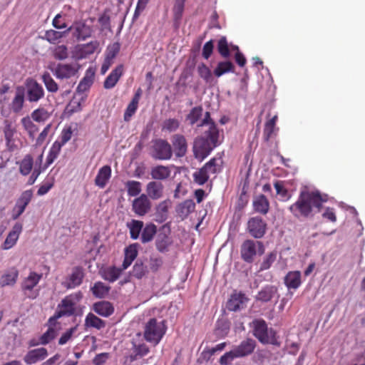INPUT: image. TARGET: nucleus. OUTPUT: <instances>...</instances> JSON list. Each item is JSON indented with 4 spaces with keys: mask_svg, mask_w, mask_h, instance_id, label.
<instances>
[{
    "mask_svg": "<svg viewBox=\"0 0 365 365\" xmlns=\"http://www.w3.org/2000/svg\"><path fill=\"white\" fill-rule=\"evenodd\" d=\"M327 195L322 194L319 190H302L297 201L289 207L290 212L297 218H307L312 215L314 209L319 212L324 202H327Z\"/></svg>",
    "mask_w": 365,
    "mask_h": 365,
    "instance_id": "f257e3e1",
    "label": "nucleus"
},
{
    "mask_svg": "<svg viewBox=\"0 0 365 365\" xmlns=\"http://www.w3.org/2000/svg\"><path fill=\"white\" fill-rule=\"evenodd\" d=\"M205 125H209V129L205 132L204 137L195 140L193 145L194 155L200 161L207 158L211 151L219 145V130L208 111L205 112L204 118L197 126L202 127Z\"/></svg>",
    "mask_w": 365,
    "mask_h": 365,
    "instance_id": "f03ea898",
    "label": "nucleus"
},
{
    "mask_svg": "<svg viewBox=\"0 0 365 365\" xmlns=\"http://www.w3.org/2000/svg\"><path fill=\"white\" fill-rule=\"evenodd\" d=\"M83 298V294L78 291L66 296L57 306L53 316L49 318L48 322L53 323L63 317L81 315L82 309L78 304Z\"/></svg>",
    "mask_w": 365,
    "mask_h": 365,
    "instance_id": "7ed1b4c3",
    "label": "nucleus"
},
{
    "mask_svg": "<svg viewBox=\"0 0 365 365\" xmlns=\"http://www.w3.org/2000/svg\"><path fill=\"white\" fill-rule=\"evenodd\" d=\"M166 331L165 321H158L155 318H151L144 325L143 339L155 346L160 342Z\"/></svg>",
    "mask_w": 365,
    "mask_h": 365,
    "instance_id": "20e7f679",
    "label": "nucleus"
},
{
    "mask_svg": "<svg viewBox=\"0 0 365 365\" xmlns=\"http://www.w3.org/2000/svg\"><path fill=\"white\" fill-rule=\"evenodd\" d=\"M252 323L253 334L261 343L280 345L276 331L269 329L264 319H255Z\"/></svg>",
    "mask_w": 365,
    "mask_h": 365,
    "instance_id": "39448f33",
    "label": "nucleus"
},
{
    "mask_svg": "<svg viewBox=\"0 0 365 365\" xmlns=\"http://www.w3.org/2000/svg\"><path fill=\"white\" fill-rule=\"evenodd\" d=\"M264 250V244L261 241L246 240L241 245L240 256L244 262L252 263L257 254L262 255Z\"/></svg>",
    "mask_w": 365,
    "mask_h": 365,
    "instance_id": "423d86ee",
    "label": "nucleus"
},
{
    "mask_svg": "<svg viewBox=\"0 0 365 365\" xmlns=\"http://www.w3.org/2000/svg\"><path fill=\"white\" fill-rule=\"evenodd\" d=\"M43 274L30 272L21 283V289L24 296L30 299H35L39 295V289H35L42 278Z\"/></svg>",
    "mask_w": 365,
    "mask_h": 365,
    "instance_id": "0eeeda50",
    "label": "nucleus"
},
{
    "mask_svg": "<svg viewBox=\"0 0 365 365\" xmlns=\"http://www.w3.org/2000/svg\"><path fill=\"white\" fill-rule=\"evenodd\" d=\"M150 155L155 160H170L173 155L172 147L166 140H153L150 148Z\"/></svg>",
    "mask_w": 365,
    "mask_h": 365,
    "instance_id": "6e6552de",
    "label": "nucleus"
},
{
    "mask_svg": "<svg viewBox=\"0 0 365 365\" xmlns=\"http://www.w3.org/2000/svg\"><path fill=\"white\" fill-rule=\"evenodd\" d=\"M92 21L78 20L75 21L72 25L67 29L68 33L71 31L73 37L78 41H85L91 37L93 33V26Z\"/></svg>",
    "mask_w": 365,
    "mask_h": 365,
    "instance_id": "1a4fd4ad",
    "label": "nucleus"
},
{
    "mask_svg": "<svg viewBox=\"0 0 365 365\" xmlns=\"http://www.w3.org/2000/svg\"><path fill=\"white\" fill-rule=\"evenodd\" d=\"M144 339L142 338L141 332L135 334L131 341V348L130 349V354L128 359L130 362H133L139 359H141L149 354L150 348L144 342Z\"/></svg>",
    "mask_w": 365,
    "mask_h": 365,
    "instance_id": "9d476101",
    "label": "nucleus"
},
{
    "mask_svg": "<svg viewBox=\"0 0 365 365\" xmlns=\"http://www.w3.org/2000/svg\"><path fill=\"white\" fill-rule=\"evenodd\" d=\"M2 131L6 141V146L9 151L14 152L18 149L16 140L17 138V128L16 124L14 121L6 119L3 123Z\"/></svg>",
    "mask_w": 365,
    "mask_h": 365,
    "instance_id": "9b49d317",
    "label": "nucleus"
},
{
    "mask_svg": "<svg viewBox=\"0 0 365 365\" xmlns=\"http://www.w3.org/2000/svg\"><path fill=\"white\" fill-rule=\"evenodd\" d=\"M24 88L29 103H37L44 97L45 92L43 86L32 78H28L26 80Z\"/></svg>",
    "mask_w": 365,
    "mask_h": 365,
    "instance_id": "f8f14e48",
    "label": "nucleus"
},
{
    "mask_svg": "<svg viewBox=\"0 0 365 365\" xmlns=\"http://www.w3.org/2000/svg\"><path fill=\"white\" fill-rule=\"evenodd\" d=\"M79 68L80 66L77 63H58L53 68H51V70L56 78L63 80L76 76Z\"/></svg>",
    "mask_w": 365,
    "mask_h": 365,
    "instance_id": "ddd939ff",
    "label": "nucleus"
},
{
    "mask_svg": "<svg viewBox=\"0 0 365 365\" xmlns=\"http://www.w3.org/2000/svg\"><path fill=\"white\" fill-rule=\"evenodd\" d=\"M267 223L260 217H251L247 222V230L256 239L262 238L266 233Z\"/></svg>",
    "mask_w": 365,
    "mask_h": 365,
    "instance_id": "4468645a",
    "label": "nucleus"
},
{
    "mask_svg": "<svg viewBox=\"0 0 365 365\" xmlns=\"http://www.w3.org/2000/svg\"><path fill=\"white\" fill-rule=\"evenodd\" d=\"M249 299L242 292H234L227 302L226 307L229 311L237 312L244 309Z\"/></svg>",
    "mask_w": 365,
    "mask_h": 365,
    "instance_id": "2eb2a0df",
    "label": "nucleus"
},
{
    "mask_svg": "<svg viewBox=\"0 0 365 365\" xmlns=\"http://www.w3.org/2000/svg\"><path fill=\"white\" fill-rule=\"evenodd\" d=\"M151 209V202L145 194H141L133 200L132 210L138 216H144Z\"/></svg>",
    "mask_w": 365,
    "mask_h": 365,
    "instance_id": "dca6fc26",
    "label": "nucleus"
},
{
    "mask_svg": "<svg viewBox=\"0 0 365 365\" xmlns=\"http://www.w3.org/2000/svg\"><path fill=\"white\" fill-rule=\"evenodd\" d=\"M48 354V351L44 347L31 349L24 355V361L26 365L35 364L44 360Z\"/></svg>",
    "mask_w": 365,
    "mask_h": 365,
    "instance_id": "f3484780",
    "label": "nucleus"
},
{
    "mask_svg": "<svg viewBox=\"0 0 365 365\" xmlns=\"http://www.w3.org/2000/svg\"><path fill=\"white\" fill-rule=\"evenodd\" d=\"M25 89L24 86H17L15 95L9 104V109L14 113H20L24 106Z\"/></svg>",
    "mask_w": 365,
    "mask_h": 365,
    "instance_id": "a211bd4d",
    "label": "nucleus"
},
{
    "mask_svg": "<svg viewBox=\"0 0 365 365\" xmlns=\"http://www.w3.org/2000/svg\"><path fill=\"white\" fill-rule=\"evenodd\" d=\"M172 143L175 154L177 157L181 158L185 155L187 150V140L184 135L175 134L172 137Z\"/></svg>",
    "mask_w": 365,
    "mask_h": 365,
    "instance_id": "6ab92c4d",
    "label": "nucleus"
},
{
    "mask_svg": "<svg viewBox=\"0 0 365 365\" xmlns=\"http://www.w3.org/2000/svg\"><path fill=\"white\" fill-rule=\"evenodd\" d=\"M23 230V226L21 223H16L13 227L12 230L9 232L4 242L2 245V249L3 250H9L11 247H13L21 234Z\"/></svg>",
    "mask_w": 365,
    "mask_h": 365,
    "instance_id": "aec40b11",
    "label": "nucleus"
},
{
    "mask_svg": "<svg viewBox=\"0 0 365 365\" xmlns=\"http://www.w3.org/2000/svg\"><path fill=\"white\" fill-rule=\"evenodd\" d=\"M84 277V273L82 267H75L72 273L68 278V282L65 284V287L67 289H73L78 287L83 282Z\"/></svg>",
    "mask_w": 365,
    "mask_h": 365,
    "instance_id": "412c9836",
    "label": "nucleus"
},
{
    "mask_svg": "<svg viewBox=\"0 0 365 365\" xmlns=\"http://www.w3.org/2000/svg\"><path fill=\"white\" fill-rule=\"evenodd\" d=\"M142 94V90L138 88L133 96L131 101L128 105L123 115V119L125 122H129L133 117V115L135 113L138 108V103Z\"/></svg>",
    "mask_w": 365,
    "mask_h": 365,
    "instance_id": "4be33fe9",
    "label": "nucleus"
},
{
    "mask_svg": "<svg viewBox=\"0 0 365 365\" xmlns=\"http://www.w3.org/2000/svg\"><path fill=\"white\" fill-rule=\"evenodd\" d=\"M256 343L252 339H247L242 341L239 346L234 349L236 355L240 357H243L252 354L255 348Z\"/></svg>",
    "mask_w": 365,
    "mask_h": 365,
    "instance_id": "5701e85b",
    "label": "nucleus"
},
{
    "mask_svg": "<svg viewBox=\"0 0 365 365\" xmlns=\"http://www.w3.org/2000/svg\"><path fill=\"white\" fill-rule=\"evenodd\" d=\"M284 284L289 289H297L302 284V274L299 271H290L284 277Z\"/></svg>",
    "mask_w": 365,
    "mask_h": 365,
    "instance_id": "b1692460",
    "label": "nucleus"
},
{
    "mask_svg": "<svg viewBox=\"0 0 365 365\" xmlns=\"http://www.w3.org/2000/svg\"><path fill=\"white\" fill-rule=\"evenodd\" d=\"M19 271L16 267H11L5 272L0 278V287L14 286L18 279Z\"/></svg>",
    "mask_w": 365,
    "mask_h": 365,
    "instance_id": "393cba45",
    "label": "nucleus"
},
{
    "mask_svg": "<svg viewBox=\"0 0 365 365\" xmlns=\"http://www.w3.org/2000/svg\"><path fill=\"white\" fill-rule=\"evenodd\" d=\"M99 46V43L97 41H92L88 43L78 46L76 50V54L78 58H86L90 55L93 54Z\"/></svg>",
    "mask_w": 365,
    "mask_h": 365,
    "instance_id": "a878e982",
    "label": "nucleus"
},
{
    "mask_svg": "<svg viewBox=\"0 0 365 365\" xmlns=\"http://www.w3.org/2000/svg\"><path fill=\"white\" fill-rule=\"evenodd\" d=\"M163 185L160 182L151 181L146 185L147 196L153 200H158L163 197Z\"/></svg>",
    "mask_w": 365,
    "mask_h": 365,
    "instance_id": "bb28decb",
    "label": "nucleus"
},
{
    "mask_svg": "<svg viewBox=\"0 0 365 365\" xmlns=\"http://www.w3.org/2000/svg\"><path fill=\"white\" fill-rule=\"evenodd\" d=\"M123 65L118 66L113 69L111 73L107 76L103 83V87L106 89L113 88L118 82L120 78L123 75Z\"/></svg>",
    "mask_w": 365,
    "mask_h": 365,
    "instance_id": "cd10ccee",
    "label": "nucleus"
},
{
    "mask_svg": "<svg viewBox=\"0 0 365 365\" xmlns=\"http://www.w3.org/2000/svg\"><path fill=\"white\" fill-rule=\"evenodd\" d=\"M93 309L96 313L104 317H108L114 312V307L108 301L96 302L93 306Z\"/></svg>",
    "mask_w": 365,
    "mask_h": 365,
    "instance_id": "c85d7f7f",
    "label": "nucleus"
},
{
    "mask_svg": "<svg viewBox=\"0 0 365 365\" xmlns=\"http://www.w3.org/2000/svg\"><path fill=\"white\" fill-rule=\"evenodd\" d=\"M252 205L254 210L262 215H266L269 210V202L262 194L254 198Z\"/></svg>",
    "mask_w": 365,
    "mask_h": 365,
    "instance_id": "c756f323",
    "label": "nucleus"
},
{
    "mask_svg": "<svg viewBox=\"0 0 365 365\" xmlns=\"http://www.w3.org/2000/svg\"><path fill=\"white\" fill-rule=\"evenodd\" d=\"M111 176V168L109 165H104L98 172L95 178V184L101 188H103Z\"/></svg>",
    "mask_w": 365,
    "mask_h": 365,
    "instance_id": "7c9ffc66",
    "label": "nucleus"
},
{
    "mask_svg": "<svg viewBox=\"0 0 365 365\" xmlns=\"http://www.w3.org/2000/svg\"><path fill=\"white\" fill-rule=\"evenodd\" d=\"M171 205L170 200L160 202L156 207L155 220L158 222H163L168 219V210Z\"/></svg>",
    "mask_w": 365,
    "mask_h": 365,
    "instance_id": "2f4dec72",
    "label": "nucleus"
},
{
    "mask_svg": "<svg viewBox=\"0 0 365 365\" xmlns=\"http://www.w3.org/2000/svg\"><path fill=\"white\" fill-rule=\"evenodd\" d=\"M277 292V288L273 285L264 287L257 294L256 300L262 302H268L272 300Z\"/></svg>",
    "mask_w": 365,
    "mask_h": 365,
    "instance_id": "473e14b6",
    "label": "nucleus"
},
{
    "mask_svg": "<svg viewBox=\"0 0 365 365\" xmlns=\"http://www.w3.org/2000/svg\"><path fill=\"white\" fill-rule=\"evenodd\" d=\"M157 226L152 223H146L141 232L140 241L143 244L148 243L154 239L157 233Z\"/></svg>",
    "mask_w": 365,
    "mask_h": 365,
    "instance_id": "72a5a7b5",
    "label": "nucleus"
},
{
    "mask_svg": "<svg viewBox=\"0 0 365 365\" xmlns=\"http://www.w3.org/2000/svg\"><path fill=\"white\" fill-rule=\"evenodd\" d=\"M105 321L100 319L94 314L89 312L86 318L84 326L86 328H95L98 330L102 329L106 327Z\"/></svg>",
    "mask_w": 365,
    "mask_h": 365,
    "instance_id": "f704fd0d",
    "label": "nucleus"
},
{
    "mask_svg": "<svg viewBox=\"0 0 365 365\" xmlns=\"http://www.w3.org/2000/svg\"><path fill=\"white\" fill-rule=\"evenodd\" d=\"M235 66L230 61H220L213 71L214 75L219 78L227 73H234Z\"/></svg>",
    "mask_w": 365,
    "mask_h": 365,
    "instance_id": "c9c22d12",
    "label": "nucleus"
},
{
    "mask_svg": "<svg viewBox=\"0 0 365 365\" xmlns=\"http://www.w3.org/2000/svg\"><path fill=\"white\" fill-rule=\"evenodd\" d=\"M122 269L118 268L115 266L108 267L101 271V277L103 279L109 282H114L120 276Z\"/></svg>",
    "mask_w": 365,
    "mask_h": 365,
    "instance_id": "e433bc0d",
    "label": "nucleus"
},
{
    "mask_svg": "<svg viewBox=\"0 0 365 365\" xmlns=\"http://www.w3.org/2000/svg\"><path fill=\"white\" fill-rule=\"evenodd\" d=\"M171 170L169 167L164 165H157L151 169L150 175L153 179L163 180L168 178Z\"/></svg>",
    "mask_w": 365,
    "mask_h": 365,
    "instance_id": "4c0bfd02",
    "label": "nucleus"
},
{
    "mask_svg": "<svg viewBox=\"0 0 365 365\" xmlns=\"http://www.w3.org/2000/svg\"><path fill=\"white\" fill-rule=\"evenodd\" d=\"M17 164H19V173L22 175L26 176L32 171L34 165L33 157L30 154H27L21 161L18 162Z\"/></svg>",
    "mask_w": 365,
    "mask_h": 365,
    "instance_id": "58836bf2",
    "label": "nucleus"
},
{
    "mask_svg": "<svg viewBox=\"0 0 365 365\" xmlns=\"http://www.w3.org/2000/svg\"><path fill=\"white\" fill-rule=\"evenodd\" d=\"M110 287L106 285L102 282H96L93 286L91 287L93 295L98 299L105 298L109 293Z\"/></svg>",
    "mask_w": 365,
    "mask_h": 365,
    "instance_id": "ea45409f",
    "label": "nucleus"
},
{
    "mask_svg": "<svg viewBox=\"0 0 365 365\" xmlns=\"http://www.w3.org/2000/svg\"><path fill=\"white\" fill-rule=\"evenodd\" d=\"M127 227L129 229L130 238L133 240H137L139 238L140 232H142L144 223L140 220H132L127 224Z\"/></svg>",
    "mask_w": 365,
    "mask_h": 365,
    "instance_id": "a19ab883",
    "label": "nucleus"
},
{
    "mask_svg": "<svg viewBox=\"0 0 365 365\" xmlns=\"http://www.w3.org/2000/svg\"><path fill=\"white\" fill-rule=\"evenodd\" d=\"M21 123L24 129L27 132L29 136L31 139H34L37 132L38 131V126L33 122L29 116H26L21 118Z\"/></svg>",
    "mask_w": 365,
    "mask_h": 365,
    "instance_id": "79ce46f5",
    "label": "nucleus"
},
{
    "mask_svg": "<svg viewBox=\"0 0 365 365\" xmlns=\"http://www.w3.org/2000/svg\"><path fill=\"white\" fill-rule=\"evenodd\" d=\"M171 239L167 235H159L155 240V247L161 253L169 251V247L172 245Z\"/></svg>",
    "mask_w": 365,
    "mask_h": 365,
    "instance_id": "37998d69",
    "label": "nucleus"
},
{
    "mask_svg": "<svg viewBox=\"0 0 365 365\" xmlns=\"http://www.w3.org/2000/svg\"><path fill=\"white\" fill-rule=\"evenodd\" d=\"M63 145L58 143V140H56L52 146L50 148L48 156L46 158V166H49L52 164L54 160L58 158L61 150V148Z\"/></svg>",
    "mask_w": 365,
    "mask_h": 365,
    "instance_id": "c03bdc74",
    "label": "nucleus"
},
{
    "mask_svg": "<svg viewBox=\"0 0 365 365\" xmlns=\"http://www.w3.org/2000/svg\"><path fill=\"white\" fill-rule=\"evenodd\" d=\"M41 80L44 83L46 90L51 93H56L58 90V85L51 77V74L45 71L41 76Z\"/></svg>",
    "mask_w": 365,
    "mask_h": 365,
    "instance_id": "a18cd8bd",
    "label": "nucleus"
},
{
    "mask_svg": "<svg viewBox=\"0 0 365 365\" xmlns=\"http://www.w3.org/2000/svg\"><path fill=\"white\" fill-rule=\"evenodd\" d=\"M68 34L67 29L64 31H57L50 29L46 31L43 38L51 43H56L61 38Z\"/></svg>",
    "mask_w": 365,
    "mask_h": 365,
    "instance_id": "49530a36",
    "label": "nucleus"
},
{
    "mask_svg": "<svg viewBox=\"0 0 365 365\" xmlns=\"http://www.w3.org/2000/svg\"><path fill=\"white\" fill-rule=\"evenodd\" d=\"M128 195L130 197L138 196L142 190V185L139 181L128 180L125 184Z\"/></svg>",
    "mask_w": 365,
    "mask_h": 365,
    "instance_id": "de8ad7c7",
    "label": "nucleus"
},
{
    "mask_svg": "<svg viewBox=\"0 0 365 365\" xmlns=\"http://www.w3.org/2000/svg\"><path fill=\"white\" fill-rule=\"evenodd\" d=\"M203 108L202 106H195L192 108L186 116V120L191 125H195L202 117Z\"/></svg>",
    "mask_w": 365,
    "mask_h": 365,
    "instance_id": "09e8293b",
    "label": "nucleus"
},
{
    "mask_svg": "<svg viewBox=\"0 0 365 365\" xmlns=\"http://www.w3.org/2000/svg\"><path fill=\"white\" fill-rule=\"evenodd\" d=\"M51 116L49 112L44 108H38L35 109L31 114V118L33 120L41 123L45 122Z\"/></svg>",
    "mask_w": 365,
    "mask_h": 365,
    "instance_id": "8fccbe9b",
    "label": "nucleus"
},
{
    "mask_svg": "<svg viewBox=\"0 0 365 365\" xmlns=\"http://www.w3.org/2000/svg\"><path fill=\"white\" fill-rule=\"evenodd\" d=\"M195 204L192 200H186L182 202L178 208V213L183 217H187L189 214L194 212Z\"/></svg>",
    "mask_w": 365,
    "mask_h": 365,
    "instance_id": "3c124183",
    "label": "nucleus"
},
{
    "mask_svg": "<svg viewBox=\"0 0 365 365\" xmlns=\"http://www.w3.org/2000/svg\"><path fill=\"white\" fill-rule=\"evenodd\" d=\"M185 0H175L174 6H173V19L175 24H178L183 11L185 6Z\"/></svg>",
    "mask_w": 365,
    "mask_h": 365,
    "instance_id": "603ef678",
    "label": "nucleus"
},
{
    "mask_svg": "<svg viewBox=\"0 0 365 365\" xmlns=\"http://www.w3.org/2000/svg\"><path fill=\"white\" fill-rule=\"evenodd\" d=\"M217 48L218 53L220 54L222 57L227 58L230 56V51L227 38L225 36H222L219 39Z\"/></svg>",
    "mask_w": 365,
    "mask_h": 365,
    "instance_id": "864d4df0",
    "label": "nucleus"
},
{
    "mask_svg": "<svg viewBox=\"0 0 365 365\" xmlns=\"http://www.w3.org/2000/svg\"><path fill=\"white\" fill-rule=\"evenodd\" d=\"M277 259V252H271L268 253L264 258L260 264L259 272L267 270L271 267L272 264Z\"/></svg>",
    "mask_w": 365,
    "mask_h": 365,
    "instance_id": "5fc2aeb1",
    "label": "nucleus"
},
{
    "mask_svg": "<svg viewBox=\"0 0 365 365\" xmlns=\"http://www.w3.org/2000/svg\"><path fill=\"white\" fill-rule=\"evenodd\" d=\"M197 73L201 78L206 83H210L212 80V72L210 69L203 63L197 66Z\"/></svg>",
    "mask_w": 365,
    "mask_h": 365,
    "instance_id": "6e6d98bb",
    "label": "nucleus"
},
{
    "mask_svg": "<svg viewBox=\"0 0 365 365\" xmlns=\"http://www.w3.org/2000/svg\"><path fill=\"white\" fill-rule=\"evenodd\" d=\"M210 178L207 171L202 168L193 173L194 181L199 185L206 183Z\"/></svg>",
    "mask_w": 365,
    "mask_h": 365,
    "instance_id": "4d7b16f0",
    "label": "nucleus"
},
{
    "mask_svg": "<svg viewBox=\"0 0 365 365\" xmlns=\"http://www.w3.org/2000/svg\"><path fill=\"white\" fill-rule=\"evenodd\" d=\"M203 168L207 171V174H215L220 170L219 165L217 164V159L215 158H211L206 163Z\"/></svg>",
    "mask_w": 365,
    "mask_h": 365,
    "instance_id": "13d9d810",
    "label": "nucleus"
},
{
    "mask_svg": "<svg viewBox=\"0 0 365 365\" xmlns=\"http://www.w3.org/2000/svg\"><path fill=\"white\" fill-rule=\"evenodd\" d=\"M180 126V122L175 118H169L163 122V130H166L169 132L175 131Z\"/></svg>",
    "mask_w": 365,
    "mask_h": 365,
    "instance_id": "bf43d9fd",
    "label": "nucleus"
},
{
    "mask_svg": "<svg viewBox=\"0 0 365 365\" xmlns=\"http://www.w3.org/2000/svg\"><path fill=\"white\" fill-rule=\"evenodd\" d=\"M68 48L65 45H60L55 48L53 56L58 60H64L68 58Z\"/></svg>",
    "mask_w": 365,
    "mask_h": 365,
    "instance_id": "052dcab7",
    "label": "nucleus"
},
{
    "mask_svg": "<svg viewBox=\"0 0 365 365\" xmlns=\"http://www.w3.org/2000/svg\"><path fill=\"white\" fill-rule=\"evenodd\" d=\"M93 83V80L91 77H88L87 76H84L82 80L80 81L79 84L77 86L76 91L78 93H83L88 91Z\"/></svg>",
    "mask_w": 365,
    "mask_h": 365,
    "instance_id": "680f3d73",
    "label": "nucleus"
},
{
    "mask_svg": "<svg viewBox=\"0 0 365 365\" xmlns=\"http://www.w3.org/2000/svg\"><path fill=\"white\" fill-rule=\"evenodd\" d=\"M34 193L31 189L24 191L16 200L17 202L27 206L33 197Z\"/></svg>",
    "mask_w": 365,
    "mask_h": 365,
    "instance_id": "e2e57ef3",
    "label": "nucleus"
},
{
    "mask_svg": "<svg viewBox=\"0 0 365 365\" xmlns=\"http://www.w3.org/2000/svg\"><path fill=\"white\" fill-rule=\"evenodd\" d=\"M56 336V331L53 328H48L47 331L40 337L41 345H46L53 340Z\"/></svg>",
    "mask_w": 365,
    "mask_h": 365,
    "instance_id": "0e129e2a",
    "label": "nucleus"
},
{
    "mask_svg": "<svg viewBox=\"0 0 365 365\" xmlns=\"http://www.w3.org/2000/svg\"><path fill=\"white\" fill-rule=\"evenodd\" d=\"M120 49V44L118 42H115L111 45H109L106 51L107 58L113 60L117 54L119 53Z\"/></svg>",
    "mask_w": 365,
    "mask_h": 365,
    "instance_id": "69168bd1",
    "label": "nucleus"
},
{
    "mask_svg": "<svg viewBox=\"0 0 365 365\" xmlns=\"http://www.w3.org/2000/svg\"><path fill=\"white\" fill-rule=\"evenodd\" d=\"M73 130L71 127L64 128L61 133L60 140H58L59 143L64 145L67 142H68L72 137Z\"/></svg>",
    "mask_w": 365,
    "mask_h": 365,
    "instance_id": "338daca9",
    "label": "nucleus"
},
{
    "mask_svg": "<svg viewBox=\"0 0 365 365\" xmlns=\"http://www.w3.org/2000/svg\"><path fill=\"white\" fill-rule=\"evenodd\" d=\"M235 358H238V356L236 355L234 349H232L230 351L226 352L220 357V363L221 365H229Z\"/></svg>",
    "mask_w": 365,
    "mask_h": 365,
    "instance_id": "774afa93",
    "label": "nucleus"
}]
</instances>
